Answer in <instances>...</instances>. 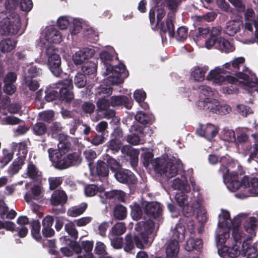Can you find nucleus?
Returning <instances> with one entry per match:
<instances>
[{"label":"nucleus","instance_id":"4c0bfd02","mask_svg":"<svg viewBox=\"0 0 258 258\" xmlns=\"http://www.w3.org/2000/svg\"><path fill=\"white\" fill-rule=\"evenodd\" d=\"M97 63L92 61H89L84 63L82 67V71L84 75H92L97 72Z\"/></svg>","mask_w":258,"mask_h":258},{"label":"nucleus","instance_id":"7ed1b4c3","mask_svg":"<svg viewBox=\"0 0 258 258\" xmlns=\"http://www.w3.org/2000/svg\"><path fill=\"white\" fill-rule=\"evenodd\" d=\"M230 169L224 168V182L229 190L234 192L240 187L244 188L243 192L235 194V197L243 199L249 196L258 197V178H249L247 176H243L241 167L239 166L236 171H233L227 174Z\"/></svg>","mask_w":258,"mask_h":258},{"label":"nucleus","instance_id":"1a4fd4ad","mask_svg":"<svg viewBox=\"0 0 258 258\" xmlns=\"http://www.w3.org/2000/svg\"><path fill=\"white\" fill-rule=\"evenodd\" d=\"M20 16L15 13L0 14V32L4 34H18L21 31Z\"/></svg>","mask_w":258,"mask_h":258},{"label":"nucleus","instance_id":"f03ea898","mask_svg":"<svg viewBox=\"0 0 258 258\" xmlns=\"http://www.w3.org/2000/svg\"><path fill=\"white\" fill-rule=\"evenodd\" d=\"M115 52L113 48H108V51H102L100 57L103 63L102 73L105 77L103 84L97 90V93L104 97L112 93L111 86L122 83L123 79L127 77L125 66L119 63L117 66H111L107 61L111 60L114 56Z\"/></svg>","mask_w":258,"mask_h":258},{"label":"nucleus","instance_id":"f8f14e48","mask_svg":"<svg viewBox=\"0 0 258 258\" xmlns=\"http://www.w3.org/2000/svg\"><path fill=\"white\" fill-rule=\"evenodd\" d=\"M45 53L47 58L48 68L54 76H59L61 73V59L58 54V50L51 45L46 48Z\"/></svg>","mask_w":258,"mask_h":258},{"label":"nucleus","instance_id":"412c9836","mask_svg":"<svg viewBox=\"0 0 258 258\" xmlns=\"http://www.w3.org/2000/svg\"><path fill=\"white\" fill-rule=\"evenodd\" d=\"M172 187L179 192H188L190 190V186L188 183L187 178L182 174H181L180 178H175L172 183Z\"/></svg>","mask_w":258,"mask_h":258},{"label":"nucleus","instance_id":"423d86ee","mask_svg":"<svg viewBox=\"0 0 258 258\" xmlns=\"http://www.w3.org/2000/svg\"><path fill=\"white\" fill-rule=\"evenodd\" d=\"M229 229L217 228L215 234V241L218 254L222 258L235 257L240 253L241 240L233 244L231 247H228L227 244L230 240Z\"/></svg>","mask_w":258,"mask_h":258},{"label":"nucleus","instance_id":"ddd939ff","mask_svg":"<svg viewBox=\"0 0 258 258\" xmlns=\"http://www.w3.org/2000/svg\"><path fill=\"white\" fill-rule=\"evenodd\" d=\"M209 162L212 164H215L218 162H220L221 164V167L220 168V171L223 174V178L224 179V168L230 169L229 171L227 172V174H230L231 171H236L237 168H239V165L237 162H231L230 163V159L229 157L223 156L219 159V158L215 155H210L209 157Z\"/></svg>","mask_w":258,"mask_h":258},{"label":"nucleus","instance_id":"de8ad7c7","mask_svg":"<svg viewBox=\"0 0 258 258\" xmlns=\"http://www.w3.org/2000/svg\"><path fill=\"white\" fill-rule=\"evenodd\" d=\"M73 18L68 16H61L57 20L58 26L60 29H66L72 23Z\"/></svg>","mask_w":258,"mask_h":258},{"label":"nucleus","instance_id":"bb28decb","mask_svg":"<svg viewBox=\"0 0 258 258\" xmlns=\"http://www.w3.org/2000/svg\"><path fill=\"white\" fill-rule=\"evenodd\" d=\"M11 148L15 152H17V158L23 161H25L28 152L26 143L24 142L20 143H16L14 142L11 144Z\"/></svg>","mask_w":258,"mask_h":258},{"label":"nucleus","instance_id":"58836bf2","mask_svg":"<svg viewBox=\"0 0 258 258\" xmlns=\"http://www.w3.org/2000/svg\"><path fill=\"white\" fill-rule=\"evenodd\" d=\"M16 45V42L13 39H4L0 42V49L3 52H9L14 49Z\"/></svg>","mask_w":258,"mask_h":258},{"label":"nucleus","instance_id":"2f4dec72","mask_svg":"<svg viewBox=\"0 0 258 258\" xmlns=\"http://www.w3.org/2000/svg\"><path fill=\"white\" fill-rule=\"evenodd\" d=\"M41 175V172L39 171L36 166L32 162L27 164L26 172L22 176L24 178L29 177L32 179H36Z\"/></svg>","mask_w":258,"mask_h":258},{"label":"nucleus","instance_id":"5701e85b","mask_svg":"<svg viewBox=\"0 0 258 258\" xmlns=\"http://www.w3.org/2000/svg\"><path fill=\"white\" fill-rule=\"evenodd\" d=\"M192 209L194 212H196V218L199 223L203 224L207 222L208 217L206 211L200 200L193 202Z\"/></svg>","mask_w":258,"mask_h":258},{"label":"nucleus","instance_id":"680f3d73","mask_svg":"<svg viewBox=\"0 0 258 258\" xmlns=\"http://www.w3.org/2000/svg\"><path fill=\"white\" fill-rule=\"evenodd\" d=\"M187 29L184 27H181L177 30L175 37L177 40H183L187 38Z\"/></svg>","mask_w":258,"mask_h":258},{"label":"nucleus","instance_id":"c85d7f7f","mask_svg":"<svg viewBox=\"0 0 258 258\" xmlns=\"http://www.w3.org/2000/svg\"><path fill=\"white\" fill-rule=\"evenodd\" d=\"M41 189L40 186L34 185L31 189V192H27L24 199L27 203H31L32 201H39L41 198Z\"/></svg>","mask_w":258,"mask_h":258},{"label":"nucleus","instance_id":"f3484780","mask_svg":"<svg viewBox=\"0 0 258 258\" xmlns=\"http://www.w3.org/2000/svg\"><path fill=\"white\" fill-rule=\"evenodd\" d=\"M185 192H177L175 196V200L178 206L182 208L184 217L190 218L194 215L193 203L191 206L188 205L187 196Z\"/></svg>","mask_w":258,"mask_h":258},{"label":"nucleus","instance_id":"b1692460","mask_svg":"<svg viewBox=\"0 0 258 258\" xmlns=\"http://www.w3.org/2000/svg\"><path fill=\"white\" fill-rule=\"evenodd\" d=\"M143 128L139 125L134 124L131 127L132 132L135 133L131 134L127 137V142L133 145H136L139 144L141 142L140 138L143 134Z\"/></svg>","mask_w":258,"mask_h":258},{"label":"nucleus","instance_id":"c03bdc74","mask_svg":"<svg viewBox=\"0 0 258 258\" xmlns=\"http://www.w3.org/2000/svg\"><path fill=\"white\" fill-rule=\"evenodd\" d=\"M31 234L34 238L36 240H39L41 238L40 234V224L37 220L33 221L31 223Z\"/></svg>","mask_w":258,"mask_h":258},{"label":"nucleus","instance_id":"f704fd0d","mask_svg":"<svg viewBox=\"0 0 258 258\" xmlns=\"http://www.w3.org/2000/svg\"><path fill=\"white\" fill-rule=\"evenodd\" d=\"M67 200V196L62 190H55L51 196L50 202L53 206H57L65 202Z\"/></svg>","mask_w":258,"mask_h":258},{"label":"nucleus","instance_id":"aec40b11","mask_svg":"<svg viewBox=\"0 0 258 258\" xmlns=\"http://www.w3.org/2000/svg\"><path fill=\"white\" fill-rule=\"evenodd\" d=\"M198 92L199 93V100L198 101L207 102L214 98L217 97V92L210 87L202 85L198 87Z\"/></svg>","mask_w":258,"mask_h":258},{"label":"nucleus","instance_id":"052dcab7","mask_svg":"<svg viewBox=\"0 0 258 258\" xmlns=\"http://www.w3.org/2000/svg\"><path fill=\"white\" fill-rule=\"evenodd\" d=\"M84 155L89 162L88 165L90 167L92 162L97 157L96 152L92 149L86 150L84 152Z\"/></svg>","mask_w":258,"mask_h":258},{"label":"nucleus","instance_id":"4d7b16f0","mask_svg":"<svg viewBox=\"0 0 258 258\" xmlns=\"http://www.w3.org/2000/svg\"><path fill=\"white\" fill-rule=\"evenodd\" d=\"M94 251L96 254L99 255L104 256L107 254L105 245L100 241L96 243Z\"/></svg>","mask_w":258,"mask_h":258},{"label":"nucleus","instance_id":"8fccbe9b","mask_svg":"<svg viewBox=\"0 0 258 258\" xmlns=\"http://www.w3.org/2000/svg\"><path fill=\"white\" fill-rule=\"evenodd\" d=\"M14 152L12 149L9 150L7 149L3 150V157L1 159V162L5 165L8 164L12 159L13 157Z\"/></svg>","mask_w":258,"mask_h":258},{"label":"nucleus","instance_id":"e2e57ef3","mask_svg":"<svg viewBox=\"0 0 258 258\" xmlns=\"http://www.w3.org/2000/svg\"><path fill=\"white\" fill-rule=\"evenodd\" d=\"M33 130L35 134L41 136L45 133L46 127L43 123L38 122L34 125Z\"/></svg>","mask_w":258,"mask_h":258},{"label":"nucleus","instance_id":"9d476101","mask_svg":"<svg viewBox=\"0 0 258 258\" xmlns=\"http://www.w3.org/2000/svg\"><path fill=\"white\" fill-rule=\"evenodd\" d=\"M156 14L157 25L160 27L162 31L168 32L170 37L174 36V26L172 22L174 15L173 14H168L166 23L164 24L162 22V20L165 15V12L162 7L159 6V3H157L154 9L152 8L150 11L149 19L151 23H153L155 21Z\"/></svg>","mask_w":258,"mask_h":258},{"label":"nucleus","instance_id":"69168bd1","mask_svg":"<svg viewBox=\"0 0 258 258\" xmlns=\"http://www.w3.org/2000/svg\"><path fill=\"white\" fill-rule=\"evenodd\" d=\"M42 74L41 70L36 66L31 67L28 70V74L26 77L32 78L40 76Z\"/></svg>","mask_w":258,"mask_h":258},{"label":"nucleus","instance_id":"0eeeda50","mask_svg":"<svg viewBox=\"0 0 258 258\" xmlns=\"http://www.w3.org/2000/svg\"><path fill=\"white\" fill-rule=\"evenodd\" d=\"M245 217V213H240L232 220L229 212L228 211L222 210L219 215L218 228L229 229L232 228V238L237 242L244 235L240 232L239 226L241 225L242 220H244Z\"/></svg>","mask_w":258,"mask_h":258},{"label":"nucleus","instance_id":"6e6552de","mask_svg":"<svg viewBox=\"0 0 258 258\" xmlns=\"http://www.w3.org/2000/svg\"><path fill=\"white\" fill-rule=\"evenodd\" d=\"M155 171L161 175L171 178L176 175L182 167L181 161L175 157L157 158L153 162Z\"/></svg>","mask_w":258,"mask_h":258},{"label":"nucleus","instance_id":"c756f323","mask_svg":"<svg viewBox=\"0 0 258 258\" xmlns=\"http://www.w3.org/2000/svg\"><path fill=\"white\" fill-rule=\"evenodd\" d=\"M110 104L112 106L123 105L128 109H130L132 106V103L130 99L124 96H115L112 97L111 98Z\"/></svg>","mask_w":258,"mask_h":258},{"label":"nucleus","instance_id":"4be33fe9","mask_svg":"<svg viewBox=\"0 0 258 258\" xmlns=\"http://www.w3.org/2000/svg\"><path fill=\"white\" fill-rule=\"evenodd\" d=\"M114 176L117 181L123 183L133 184L136 181L134 174L128 170H119L115 173Z\"/></svg>","mask_w":258,"mask_h":258},{"label":"nucleus","instance_id":"6e6d98bb","mask_svg":"<svg viewBox=\"0 0 258 258\" xmlns=\"http://www.w3.org/2000/svg\"><path fill=\"white\" fill-rule=\"evenodd\" d=\"M86 83L85 75L81 73H77L74 78V84L78 88H83Z\"/></svg>","mask_w":258,"mask_h":258},{"label":"nucleus","instance_id":"c9c22d12","mask_svg":"<svg viewBox=\"0 0 258 258\" xmlns=\"http://www.w3.org/2000/svg\"><path fill=\"white\" fill-rule=\"evenodd\" d=\"M203 246V243L201 239L189 238L186 241L185 248L187 251H190L193 250H199Z\"/></svg>","mask_w":258,"mask_h":258},{"label":"nucleus","instance_id":"393cba45","mask_svg":"<svg viewBox=\"0 0 258 258\" xmlns=\"http://www.w3.org/2000/svg\"><path fill=\"white\" fill-rule=\"evenodd\" d=\"M197 105L200 109L209 110L217 113L218 111L220 103L214 98L206 102H203V101H198Z\"/></svg>","mask_w":258,"mask_h":258},{"label":"nucleus","instance_id":"864d4df0","mask_svg":"<svg viewBox=\"0 0 258 258\" xmlns=\"http://www.w3.org/2000/svg\"><path fill=\"white\" fill-rule=\"evenodd\" d=\"M251 136L255 140V143L252 146V150L250 152L249 157L248 159V162H250L251 160L256 158L258 155V140L257 139V135L252 134Z\"/></svg>","mask_w":258,"mask_h":258},{"label":"nucleus","instance_id":"7c9ffc66","mask_svg":"<svg viewBox=\"0 0 258 258\" xmlns=\"http://www.w3.org/2000/svg\"><path fill=\"white\" fill-rule=\"evenodd\" d=\"M239 254L247 258H256L257 256V251L255 247L249 244L247 242L244 241L242 245V249H240Z\"/></svg>","mask_w":258,"mask_h":258},{"label":"nucleus","instance_id":"f257e3e1","mask_svg":"<svg viewBox=\"0 0 258 258\" xmlns=\"http://www.w3.org/2000/svg\"><path fill=\"white\" fill-rule=\"evenodd\" d=\"M230 63H225L222 67H217L211 70L208 74L206 79L207 80L216 85H222L226 83L230 84L238 83L244 89L248 90L249 93L253 91L258 92V79L255 74L249 71L243 73L239 72L236 74V77L229 75L231 69Z\"/></svg>","mask_w":258,"mask_h":258},{"label":"nucleus","instance_id":"2eb2a0df","mask_svg":"<svg viewBox=\"0 0 258 258\" xmlns=\"http://www.w3.org/2000/svg\"><path fill=\"white\" fill-rule=\"evenodd\" d=\"M58 86L59 90V99L67 103L71 102L74 97V93L72 91L73 88L72 81L70 79H65L59 82Z\"/></svg>","mask_w":258,"mask_h":258},{"label":"nucleus","instance_id":"ea45409f","mask_svg":"<svg viewBox=\"0 0 258 258\" xmlns=\"http://www.w3.org/2000/svg\"><path fill=\"white\" fill-rule=\"evenodd\" d=\"M121 141L119 139H112L108 143V149L111 150L112 153H116L120 149L121 152L124 153L125 147L121 149Z\"/></svg>","mask_w":258,"mask_h":258},{"label":"nucleus","instance_id":"6ab92c4d","mask_svg":"<svg viewBox=\"0 0 258 258\" xmlns=\"http://www.w3.org/2000/svg\"><path fill=\"white\" fill-rule=\"evenodd\" d=\"M218 132V127L211 123L202 125L201 128L197 131V134L199 136L204 137L209 141L213 139L217 135Z\"/></svg>","mask_w":258,"mask_h":258},{"label":"nucleus","instance_id":"3c124183","mask_svg":"<svg viewBox=\"0 0 258 258\" xmlns=\"http://www.w3.org/2000/svg\"><path fill=\"white\" fill-rule=\"evenodd\" d=\"M244 62V58L243 57H238L234 59L231 62H229L231 64V69L230 73L236 72V69H239L240 67L243 66Z\"/></svg>","mask_w":258,"mask_h":258},{"label":"nucleus","instance_id":"5fc2aeb1","mask_svg":"<svg viewBox=\"0 0 258 258\" xmlns=\"http://www.w3.org/2000/svg\"><path fill=\"white\" fill-rule=\"evenodd\" d=\"M126 230V227L123 223L119 222L115 224L112 228V232L114 235H120Z\"/></svg>","mask_w":258,"mask_h":258},{"label":"nucleus","instance_id":"79ce46f5","mask_svg":"<svg viewBox=\"0 0 258 258\" xmlns=\"http://www.w3.org/2000/svg\"><path fill=\"white\" fill-rule=\"evenodd\" d=\"M73 25L70 29V32L72 35H76L79 33L82 28V20L79 19L73 18L72 21Z\"/></svg>","mask_w":258,"mask_h":258},{"label":"nucleus","instance_id":"4468645a","mask_svg":"<svg viewBox=\"0 0 258 258\" xmlns=\"http://www.w3.org/2000/svg\"><path fill=\"white\" fill-rule=\"evenodd\" d=\"M244 220H242L243 222V228L244 232H243L240 228V225L239 226L240 232L244 234L241 239L246 237L247 239H250L252 237L255 236L256 231L258 229V220L254 217H248L247 214Z\"/></svg>","mask_w":258,"mask_h":258},{"label":"nucleus","instance_id":"603ef678","mask_svg":"<svg viewBox=\"0 0 258 258\" xmlns=\"http://www.w3.org/2000/svg\"><path fill=\"white\" fill-rule=\"evenodd\" d=\"M54 113L52 110H47L39 113V117L41 120L50 122L53 120Z\"/></svg>","mask_w":258,"mask_h":258},{"label":"nucleus","instance_id":"9b49d317","mask_svg":"<svg viewBox=\"0 0 258 258\" xmlns=\"http://www.w3.org/2000/svg\"><path fill=\"white\" fill-rule=\"evenodd\" d=\"M188 218L184 217L176 224L174 228H171L170 234L173 239L172 240H176L179 242L184 239L185 228L183 225L184 223L186 224L188 230L191 234L195 232V228L194 222L191 220L188 221Z\"/></svg>","mask_w":258,"mask_h":258},{"label":"nucleus","instance_id":"a18cd8bd","mask_svg":"<svg viewBox=\"0 0 258 258\" xmlns=\"http://www.w3.org/2000/svg\"><path fill=\"white\" fill-rule=\"evenodd\" d=\"M24 163V161L19 160L18 158L16 159L9 168V173L11 175L17 173L21 168Z\"/></svg>","mask_w":258,"mask_h":258},{"label":"nucleus","instance_id":"39448f33","mask_svg":"<svg viewBox=\"0 0 258 258\" xmlns=\"http://www.w3.org/2000/svg\"><path fill=\"white\" fill-rule=\"evenodd\" d=\"M70 145L59 142L58 150L50 148L48 150L50 160L56 163L58 168L65 169L71 166H77L82 162V158L79 153L69 154L67 157H63L62 154H65L69 150Z\"/></svg>","mask_w":258,"mask_h":258},{"label":"nucleus","instance_id":"72a5a7b5","mask_svg":"<svg viewBox=\"0 0 258 258\" xmlns=\"http://www.w3.org/2000/svg\"><path fill=\"white\" fill-rule=\"evenodd\" d=\"M207 71V69L206 68L196 66L191 69L190 75L194 81L202 82L205 79V75Z\"/></svg>","mask_w":258,"mask_h":258},{"label":"nucleus","instance_id":"e433bc0d","mask_svg":"<svg viewBox=\"0 0 258 258\" xmlns=\"http://www.w3.org/2000/svg\"><path fill=\"white\" fill-rule=\"evenodd\" d=\"M217 41L218 45L217 48L220 50L221 51L227 53L234 50V46L229 41L220 37L218 38Z\"/></svg>","mask_w":258,"mask_h":258},{"label":"nucleus","instance_id":"a211bd4d","mask_svg":"<svg viewBox=\"0 0 258 258\" xmlns=\"http://www.w3.org/2000/svg\"><path fill=\"white\" fill-rule=\"evenodd\" d=\"M95 54L94 49L90 48H84L76 52L72 56V60L76 64H81L86 60L88 59Z\"/></svg>","mask_w":258,"mask_h":258},{"label":"nucleus","instance_id":"bf43d9fd","mask_svg":"<svg viewBox=\"0 0 258 258\" xmlns=\"http://www.w3.org/2000/svg\"><path fill=\"white\" fill-rule=\"evenodd\" d=\"M65 229L67 233L72 237L76 238L78 236V232L75 224L72 222H69L65 225Z\"/></svg>","mask_w":258,"mask_h":258},{"label":"nucleus","instance_id":"09e8293b","mask_svg":"<svg viewBox=\"0 0 258 258\" xmlns=\"http://www.w3.org/2000/svg\"><path fill=\"white\" fill-rule=\"evenodd\" d=\"M82 246L83 249L86 252L84 254V258H93V254L91 252L93 247V241H83L82 243Z\"/></svg>","mask_w":258,"mask_h":258},{"label":"nucleus","instance_id":"49530a36","mask_svg":"<svg viewBox=\"0 0 258 258\" xmlns=\"http://www.w3.org/2000/svg\"><path fill=\"white\" fill-rule=\"evenodd\" d=\"M222 139L229 143H234L236 141V138L234 132L232 130L224 129L222 135Z\"/></svg>","mask_w":258,"mask_h":258},{"label":"nucleus","instance_id":"338daca9","mask_svg":"<svg viewBox=\"0 0 258 258\" xmlns=\"http://www.w3.org/2000/svg\"><path fill=\"white\" fill-rule=\"evenodd\" d=\"M25 82L30 90L32 91L37 90L39 86L37 81L33 80L32 78H29V77H26Z\"/></svg>","mask_w":258,"mask_h":258},{"label":"nucleus","instance_id":"20e7f679","mask_svg":"<svg viewBox=\"0 0 258 258\" xmlns=\"http://www.w3.org/2000/svg\"><path fill=\"white\" fill-rule=\"evenodd\" d=\"M162 207L157 202L148 203L146 207V213L149 219L146 221H141L136 226V229L138 234L134 237L136 245L139 248H144L145 245L149 244L148 236L152 234L156 227V224L160 222L162 218Z\"/></svg>","mask_w":258,"mask_h":258},{"label":"nucleus","instance_id":"a878e982","mask_svg":"<svg viewBox=\"0 0 258 258\" xmlns=\"http://www.w3.org/2000/svg\"><path fill=\"white\" fill-rule=\"evenodd\" d=\"M241 27H243L242 21L237 19L228 22L225 31L228 35L234 36L239 31Z\"/></svg>","mask_w":258,"mask_h":258},{"label":"nucleus","instance_id":"13d9d810","mask_svg":"<svg viewBox=\"0 0 258 258\" xmlns=\"http://www.w3.org/2000/svg\"><path fill=\"white\" fill-rule=\"evenodd\" d=\"M132 211L131 215L133 219L138 220L141 217L142 212L139 205L134 204L131 206Z\"/></svg>","mask_w":258,"mask_h":258},{"label":"nucleus","instance_id":"473e14b6","mask_svg":"<svg viewBox=\"0 0 258 258\" xmlns=\"http://www.w3.org/2000/svg\"><path fill=\"white\" fill-rule=\"evenodd\" d=\"M104 191V188L102 186L98 187L95 184H89L86 185L84 188V192L87 197H93L97 193H98L100 198H102V192H103Z\"/></svg>","mask_w":258,"mask_h":258},{"label":"nucleus","instance_id":"774afa93","mask_svg":"<svg viewBox=\"0 0 258 258\" xmlns=\"http://www.w3.org/2000/svg\"><path fill=\"white\" fill-rule=\"evenodd\" d=\"M107 163L111 170L115 171L118 170L120 166L119 163L114 159L109 157L107 159Z\"/></svg>","mask_w":258,"mask_h":258},{"label":"nucleus","instance_id":"a19ab883","mask_svg":"<svg viewBox=\"0 0 258 258\" xmlns=\"http://www.w3.org/2000/svg\"><path fill=\"white\" fill-rule=\"evenodd\" d=\"M87 205L86 203L82 204L80 207H72L69 209L68 211V216L72 217H77L82 214L86 210Z\"/></svg>","mask_w":258,"mask_h":258},{"label":"nucleus","instance_id":"0e129e2a","mask_svg":"<svg viewBox=\"0 0 258 258\" xmlns=\"http://www.w3.org/2000/svg\"><path fill=\"white\" fill-rule=\"evenodd\" d=\"M135 119L141 123L146 124L149 121V117L148 116L142 111H138L135 115Z\"/></svg>","mask_w":258,"mask_h":258},{"label":"nucleus","instance_id":"dca6fc26","mask_svg":"<svg viewBox=\"0 0 258 258\" xmlns=\"http://www.w3.org/2000/svg\"><path fill=\"white\" fill-rule=\"evenodd\" d=\"M44 37L46 42L44 41L43 38H40V43L46 46L48 43H59L62 40L61 35L59 31L54 27L50 26L46 28L44 32Z\"/></svg>","mask_w":258,"mask_h":258},{"label":"nucleus","instance_id":"cd10ccee","mask_svg":"<svg viewBox=\"0 0 258 258\" xmlns=\"http://www.w3.org/2000/svg\"><path fill=\"white\" fill-rule=\"evenodd\" d=\"M90 170L91 175L94 177L97 175L104 177L108 175L109 172L105 163L101 161L97 162L95 167L93 168L90 166Z\"/></svg>","mask_w":258,"mask_h":258},{"label":"nucleus","instance_id":"37998d69","mask_svg":"<svg viewBox=\"0 0 258 258\" xmlns=\"http://www.w3.org/2000/svg\"><path fill=\"white\" fill-rule=\"evenodd\" d=\"M113 215L117 219H124L126 216V209L122 205H118L114 209Z\"/></svg>","mask_w":258,"mask_h":258}]
</instances>
